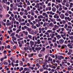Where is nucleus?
Masks as SVG:
<instances>
[{"label": "nucleus", "mask_w": 73, "mask_h": 73, "mask_svg": "<svg viewBox=\"0 0 73 73\" xmlns=\"http://www.w3.org/2000/svg\"><path fill=\"white\" fill-rule=\"evenodd\" d=\"M50 56H51L52 58H54L55 57V56H54V55L52 54H51L50 55Z\"/></svg>", "instance_id": "39"}, {"label": "nucleus", "mask_w": 73, "mask_h": 73, "mask_svg": "<svg viewBox=\"0 0 73 73\" xmlns=\"http://www.w3.org/2000/svg\"><path fill=\"white\" fill-rule=\"evenodd\" d=\"M58 59L59 60H61V56H59L58 57Z\"/></svg>", "instance_id": "30"}, {"label": "nucleus", "mask_w": 73, "mask_h": 73, "mask_svg": "<svg viewBox=\"0 0 73 73\" xmlns=\"http://www.w3.org/2000/svg\"><path fill=\"white\" fill-rule=\"evenodd\" d=\"M44 69H45V70H48V68H47L46 67H44Z\"/></svg>", "instance_id": "59"}, {"label": "nucleus", "mask_w": 73, "mask_h": 73, "mask_svg": "<svg viewBox=\"0 0 73 73\" xmlns=\"http://www.w3.org/2000/svg\"><path fill=\"white\" fill-rule=\"evenodd\" d=\"M34 17L33 16H31V20H34Z\"/></svg>", "instance_id": "36"}, {"label": "nucleus", "mask_w": 73, "mask_h": 73, "mask_svg": "<svg viewBox=\"0 0 73 73\" xmlns=\"http://www.w3.org/2000/svg\"><path fill=\"white\" fill-rule=\"evenodd\" d=\"M62 22L63 23V24H66V21L64 20H63L62 21Z\"/></svg>", "instance_id": "63"}, {"label": "nucleus", "mask_w": 73, "mask_h": 73, "mask_svg": "<svg viewBox=\"0 0 73 73\" xmlns=\"http://www.w3.org/2000/svg\"><path fill=\"white\" fill-rule=\"evenodd\" d=\"M45 35H47V37H50V35H49V33H45Z\"/></svg>", "instance_id": "16"}, {"label": "nucleus", "mask_w": 73, "mask_h": 73, "mask_svg": "<svg viewBox=\"0 0 73 73\" xmlns=\"http://www.w3.org/2000/svg\"><path fill=\"white\" fill-rule=\"evenodd\" d=\"M58 5L59 6L60 8H62V5H61L60 4H58Z\"/></svg>", "instance_id": "62"}, {"label": "nucleus", "mask_w": 73, "mask_h": 73, "mask_svg": "<svg viewBox=\"0 0 73 73\" xmlns=\"http://www.w3.org/2000/svg\"><path fill=\"white\" fill-rule=\"evenodd\" d=\"M60 31H61V28H60L58 30H56V32L58 33H59V32H60Z\"/></svg>", "instance_id": "35"}, {"label": "nucleus", "mask_w": 73, "mask_h": 73, "mask_svg": "<svg viewBox=\"0 0 73 73\" xmlns=\"http://www.w3.org/2000/svg\"><path fill=\"white\" fill-rule=\"evenodd\" d=\"M67 20H68V21H71V19H70V18L69 17H67Z\"/></svg>", "instance_id": "44"}, {"label": "nucleus", "mask_w": 73, "mask_h": 73, "mask_svg": "<svg viewBox=\"0 0 73 73\" xmlns=\"http://www.w3.org/2000/svg\"><path fill=\"white\" fill-rule=\"evenodd\" d=\"M65 15L66 16H69V14L67 13H66L65 14Z\"/></svg>", "instance_id": "48"}, {"label": "nucleus", "mask_w": 73, "mask_h": 73, "mask_svg": "<svg viewBox=\"0 0 73 73\" xmlns=\"http://www.w3.org/2000/svg\"><path fill=\"white\" fill-rule=\"evenodd\" d=\"M20 24L21 25H26V24L24 22L21 23Z\"/></svg>", "instance_id": "29"}, {"label": "nucleus", "mask_w": 73, "mask_h": 73, "mask_svg": "<svg viewBox=\"0 0 73 73\" xmlns=\"http://www.w3.org/2000/svg\"><path fill=\"white\" fill-rule=\"evenodd\" d=\"M47 32H48V33H50V32L52 33V30H49L47 31Z\"/></svg>", "instance_id": "34"}, {"label": "nucleus", "mask_w": 73, "mask_h": 73, "mask_svg": "<svg viewBox=\"0 0 73 73\" xmlns=\"http://www.w3.org/2000/svg\"><path fill=\"white\" fill-rule=\"evenodd\" d=\"M60 17L61 19H64L65 18V15H64V14H62L60 16Z\"/></svg>", "instance_id": "2"}, {"label": "nucleus", "mask_w": 73, "mask_h": 73, "mask_svg": "<svg viewBox=\"0 0 73 73\" xmlns=\"http://www.w3.org/2000/svg\"><path fill=\"white\" fill-rule=\"evenodd\" d=\"M27 29V31H28V32H31V31H32V29L31 28H29V27H28Z\"/></svg>", "instance_id": "22"}, {"label": "nucleus", "mask_w": 73, "mask_h": 73, "mask_svg": "<svg viewBox=\"0 0 73 73\" xmlns=\"http://www.w3.org/2000/svg\"><path fill=\"white\" fill-rule=\"evenodd\" d=\"M33 54H29V57H33Z\"/></svg>", "instance_id": "19"}, {"label": "nucleus", "mask_w": 73, "mask_h": 73, "mask_svg": "<svg viewBox=\"0 0 73 73\" xmlns=\"http://www.w3.org/2000/svg\"><path fill=\"white\" fill-rule=\"evenodd\" d=\"M20 14L21 16H23V12H21L20 13Z\"/></svg>", "instance_id": "51"}, {"label": "nucleus", "mask_w": 73, "mask_h": 73, "mask_svg": "<svg viewBox=\"0 0 73 73\" xmlns=\"http://www.w3.org/2000/svg\"><path fill=\"white\" fill-rule=\"evenodd\" d=\"M12 38L14 39V40H16V39H17V38H15L14 36H12Z\"/></svg>", "instance_id": "42"}, {"label": "nucleus", "mask_w": 73, "mask_h": 73, "mask_svg": "<svg viewBox=\"0 0 73 73\" xmlns=\"http://www.w3.org/2000/svg\"><path fill=\"white\" fill-rule=\"evenodd\" d=\"M56 12L57 13H59V15H60V14H61V12H60L59 10H57L56 11Z\"/></svg>", "instance_id": "25"}, {"label": "nucleus", "mask_w": 73, "mask_h": 73, "mask_svg": "<svg viewBox=\"0 0 73 73\" xmlns=\"http://www.w3.org/2000/svg\"><path fill=\"white\" fill-rule=\"evenodd\" d=\"M56 38H58L59 39L61 38V36L60 35H58L56 36Z\"/></svg>", "instance_id": "13"}, {"label": "nucleus", "mask_w": 73, "mask_h": 73, "mask_svg": "<svg viewBox=\"0 0 73 73\" xmlns=\"http://www.w3.org/2000/svg\"><path fill=\"white\" fill-rule=\"evenodd\" d=\"M30 44H31V48H32V46L34 45V42L32 40H31L30 41Z\"/></svg>", "instance_id": "4"}, {"label": "nucleus", "mask_w": 73, "mask_h": 73, "mask_svg": "<svg viewBox=\"0 0 73 73\" xmlns=\"http://www.w3.org/2000/svg\"><path fill=\"white\" fill-rule=\"evenodd\" d=\"M31 27L33 29H37V27L36 26H34V25H33L31 26Z\"/></svg>", "instance_id": "9"}, {"label": "nucleus", "mask_w": 73, "mask_h": 73, "mask_svg": "<svg viewBox=\"0 0 73 73\" xmlns=\"http://www.w3.org/2000/svg\"><path fill=\"white\" fill-rule=\"evenodd\" d=\"M2 25H4L5 26V27L6 26L5 23H4V22H2Z\"/></svg>", "instance_id": "54"}, {"label": "nucleus", "mask_w": 73, "mask_h": 73, "mask_svg": "<svg viewBox=\"0 0 73 73\" xmlns=\"http://www.w3.org/2000/svg\"><path fill=\"white\" fill-rule=\"evenodd\" d=\"M62 8H61V7H60L59 8L58 11H60H60H62Z\"/></svg>", "instance_id": "37"}, {"label": "nucleus", "mask_w": 73, "mask_h": 73, "mask_svg": "<svg viewBox=\"0 0 73 73\" xmlns=\"http://www.w3.org/2000/svg\"><path fill=\"white\" fill-rule=\"evenodd\" d=\"M72 66H70L68 67V70L69 71H70V70H71V69H72Z\"/></svg>", "instance_id": "7"}, {"label": "nucleus", "mask_w": 73, "mask_h": 73, "mask_svg": "<svg viewBox=\"0 0 73 73\" xmlns=\"http://www.w3.org/2000/svg\"><path fill=\"white\" fill-rule=\"evenodd\" d=\"M48 24H49V26L50 27H53L54 26V25L53 23H48Z\"/></svg>", "instance_id": "10"}, {"label": "nucleus", "mask_w": 73, "mask_h": 73, "mask_svg": "<svg viewBox=\"0 0 73 73\" xmlns=\"http://www.w3.org/2000/svg\"><path fill=\"white\" fill-rule=\"evenodd\" d=\"M64 42V40L62 39H61L59 40V42L60 44H63Z\"/></svg>", "instance_id": "3"}, {"label": "nucleus", "mask_w": 73, "mask_h": 73, "mask_svg": "<svg viewBox=\"0 0 73 73\" xmlns=\"http://www.w3.org/2000/svg\"><path fill=\"white\" fill-rule=\"evenodd\" d=\"M68 29H70V28H72V27L70 26H68Z\"/></svg>", "instance_id": "61"}, {"label": "nucleus", "mask_w": 73, "mask_h": 73, "mask_svg": "<svg viewBox=\"0 0 73 73\" xmlns=\"http://www.w3.org/2000/svg\"><path fill=\"white\" fill-rule=\"evenodd\" d=\"M41 49L42 48L41 47H36L35 49V50H37L38 51L39 50H41Z\"/></svg>", "instance_id": "5"}, {"label": "nucleus", "mask_w": 73, "mask_h": 73, "mask_svg": "<svg viewBox=\"0 0 73 73\" xmlns=\"http://www.w3.org/2000/svg\"><path fill=\"white\" fill-rule=\"evenodd\" d=\"M39 70L40 72H43V71H44V69L42 68H40L39 69Z\"/></svg>", "instance_id": "41"}, {"label": "nucleus", "mask_w": 73, "mask_h": 73, "mask_svg": "<svg viewBox=\"0 0 73 73\" xmlns=\"http://www.w3.org/2000/svg\"><path fill=\"white\" fill-rule=\"evenodd\" d=\"M24 49L25 51H27V50L28 49V48L27 47H25L24 48Z\"/></svg>", "instance_id": "26"}, {"label": "nucleus", "mask_w": 73, "mask_h": 73, "mask_svg": "<svg viewBox=\"0 0 73 73\" xmlns=\"http://www.w3.org/2000/svg\"><path fill=\"white\" fill-rule=\"evenodd\" d=\"M52 11L53 12H55L56 11V8L55 7H53L52 9Z\"/></svg>", "instance_id": "6"}, {"label": "nucleus", "mask_w": 73, "mask_h": 73, "mask_svg": "<svg viewBox=\"0 0 73 73\" xmlns=\"http://www.w3.org/2000/svg\"><path fill=\"white\" fill-rule=\"evenodd\" d=\"M55 7L56 8V9H58L59 8V6L58 5H56Z\"/></svg>", "instance_id": "43"}, {"label": "nucleus", "mask_w": 73, "mask_h": 73, "mask_svg": "<svg viewBox=\"0 0 73 73\" xmlns=\"http://www.w3.org/2000/svg\"><path fill=\"white\" fill-rule=\"evenodd\" d=\"M13 49H16V46H14L13 48Z\"/></svg>", "instance_id": "64"}, {"label": "nucleus", "mask_w": 73, "mask_h": 73, "mask_svg": "<svg viewBox=\"0 0 73 73\" xmlns=\"http://www.w3.org/2000/svg\"><path fill=\"white\" fill-rule=\"evenodd\" d=\"M20 64L19 65L21 66H23V61H19Z\"/></svg>", "instance_id": "11"}, {"label": "nucleus", "mask_w": 73, "mask_h": 73, "mask_svg": "<svg viewBox=\"0 0 73 73\" xmlns=\"http://www.w3.org/2000/svg\"><path fill=\"white\" fill-rule=\"evenodd\" d=\"M50 15H54L55 14V13H53L52 11L50 12Z\"/></svg>", "instance_id": "20"}, {"label": "nucleus", "mask_w": 73, "mask_h": 73, "mask_svg": "<svg viewBox=\"0 0 73 73\" xmlns=\"http://www.w3.org/2000/svg\"><path fill=\"white\" fill-rule=\"evenodd\" d=\"M48 61H52V59H51L50 58V57H49L48 58Z\"/></svg>", "instance_id": "18"}, {"label": "nucleus", "mask_w": 73, "mask_h": 73, "mask_svg": "<svg viewBox=\"0 0 73 73\" xmlns=\"http://www.w3.org/2000/svg\"><path fill=\"white\" fill-rule=\"evenodd\" d=\"M29 69H31V70H34V67H31V66H29Z\"/></svg>", "instance_id": "27"}, {"label": "nucleus", "mask_w": 73, "mask_h": 73, "mask_svg": "<svg viewBox=\"0 0 73 73\" xmlns=\"http://www.w3.org/2000/svg\"><path fill=\"white\" fill-rule=\"evenodd\" d=\"M27 10H28V11H29V10H31V9H30V7H29V6H27Z\"/></svg>", "instance_id": "53"}, {"label": "nucleus", "mask_w": 73, "mask_h": 73, "mask_svg": "<svg viewBox=\"0 0 73 73\" xmlns=\"http://www.w3.org/2000/svg\"><path fill=\"white\" fill-rule=\"evenodd\" d=\"M15 36L16 37H17V38H20V37H21V36L20 35V36L19 35V34H16L15 35Z\"/></svg>", "instance_id": "15"}, {"label": "nucleus", "mask_w": 73, "mask_h": 73, "mask_svg": "<svg viewBox=\"0 0 73 73\" xmlns=\"http://www.w3.org/2000/svg\"><path fill=\"white\" fill-rule=\"evenodd\" d=\"M62 0H56V1L58 2L59 3H61V1H62Z\"/></svg>", "instance_id": "17"}, {"label": "nucleus", "mask_w": 73, "mask_h": 73, "mask_svg": "<svg viewBox=\"0 0 73 73\" xmlns=\"http://www.w3.org/2000/svg\"><path fill=\"white\" fill-rule=\"evenodd\" d=\"M27 70H28L29 72H31V70L28 68H25L24 69V70H25V71H27Z\"/></svg>", "instance_id": "8"}, {"label": "nucleus", "mask_w": 73, "mask_h": 73, "mask_svg": "<svg viewBox=\"0 0 73 73\" xmlns=\"http://www.w3.org/2000/svg\"><path fill=\"white\" fill-rule=\"evenodd\" d=\"M67 27H68V25L66 24L65 25V26L64 27V28H65V29H66Z\"/></svg>", "instance_id": "45"}, {"label": "nucleus", "mask_w": 73, "mask_h": 73, "mask_svg": "<svg viewBox=\"0 0 73 73\" xmlns=\"http://www.w3.org/2000/svg\"><path fill=\"white\" fill-rule=\"evenodd\" d=\"M55 35V34H52V36H51V38H54V36Z\"/></svg>", "instance_id": "49"}, {"label": "nucleus", "mask_w": 73, "mask_h": 73, "mask_svg": "<svg viewBox=\"0 0 73 73\" xmlns=\"http://www.w3.org/2000/svg\"><path fill=\"white\" fill-rule=\"evenodd\" d=\"M68 24L69 25H70V26H71L72 25V23L70 22H68Z\"/></svg>", "instance_id": "57"}, {"label": "nucleus", "mask_w": 73, "mask_h": 73, "mask_svg": "<svg viewBox=\"0 0 73 73\" xmlns=\"http://www.w3.org/2000/svg\"><path fill=\"white\" fill-rule=\"evenodd\" d=\"M47 63H46V62H44V65H42V67L43 68H44L45 66V65H46V64H47Z\"/></svg>", "instance_id": "24"}, {"label": "nucleus", "mask_w": 73, "mask_h": 73, "mask_svg": "<svg viewBox=\"0 0 73 73\" xmlns=\"http://www.w3.org/2000/svg\"><path fill=\"white\" fill-rule=\"evenodd\" d=\"M37 61H39L40 64H42L43 63V59L42 58H39L37 60Z\"/></svg>", "instance_id": "1"}, {"label": "nucleus", "mask_w": 73, "mask_h": 73, "mask_svg": "<svg viewBox=\"0 0 73 73\" xmlns=\"http://www.w3.org/2000/svg\"><path fill=\"white\" fill-rule=\"evenodd\" d=\"M18 43L19 44V47H21L22 46V45H23L22 44V43H21L20 42H18Z\"/></svg>", "instance_id": "21"}, {"label": "nucleus", "mask_w": 73, "mask_h": 73, "mask_svg": "<svg viewBox=\"0 0 73 73\" xmlns=\"http://www.w3.org/2000/svg\"><path fill=\"white\" fill-rule=\"evenodd\" d=\"M71 44H72V43H70L69 44H68L67 45L68 46V47H70V46L72 45Z\"/></svg>", "instance_id": "31"}, {"label": "nucleus", "mask_w": 73, "mask_h": 73, "mask_svg": "<svg viewBox=\"0 0 73 73\" xmlns=\"http://www.w3.org/2000/svg\"><path fill=\"white\" fill-rule=\"evenodd\" d=\"M56 21H61V19L60 18H58L56 19Z\"/></svg>", "instance_id": "28"}, {"label": "nucleus", "mask_w": 73, "mask_h": 73, "mask_svg": "<svg viewBox=\"0 0 73 73\" xmlns=\"http://www.w3.org/2000/svg\"><path fill=\"white\" fill-rule=\"evenodd\" d=\"M23 40V38H20L19 39H17L18 41H20V40Z\"/></svg>", "instance_id": "46"}, {"label": "nucleus", "mask_w": 73, "mask_h": 73, "mask_svg": "<svg viewBox=\"0 0 73 73\" xmlns=\"http://www.w3.org/2000/svg\"><path fill=\"white\" fill-rule=\"evenodd\" d=\"M54 27L55 28H59L58 26H57V25H55Z\"/></svg>", "instance_id": "33"}, {"label": "nucleus", "mask_w": 73, "mask_h": 73, "mask_svg": "<svg viewBox=\"0 0 73 73\" xmlns=\"http://www.w3.org/2000/svg\"><path fill=\"white\" fill-rule=\"evenodd\" d=\"M66 6V7H69V5L68 3H66L65 4Z\"/></svg>", "instance_id": "40"}, {"label": "nucleus", "mask_w": 73, "mask_h": 73, "mask_svg": "<svg viewBox=\"0 0 73 73\" xmlns=\"http://www.w3.org/2000/svg\"><path fill=\"white\" fill-rule=\"evenodd\" d=\"M31 15H32V16H34V15H35V13H33V11H32V10H31Z\"/></svg>", "instance_id": "23"}, {"label": "nucleus", "mask_w": 73, "mask_h": 73, "mask_svg": "<svg viewBox=\"0 0 73 73\" xmlns=\"http://www.w3.org/2000/svg\"><path fill=\"white\" fill-rule=\"evenodd\" d=\"M31 33L32 35H34V33H35V32H34V31L33 30H32L31 31Z\"/></svg>", "instance_id": "50"}, {"label": "nucleus", "mask_w": 73, "mask_h": 73, "mask_svg": "<svg viewBox=\"0 0 73 73\" xmlns=\"http://www.w3.org/2000/svg\"><path fill=\"white\" fill-rule=\"evenodd\" d=\"M28 33L27 31H26L25 33V35L26 36H28Z\"/></svg>", "instance_id": "60"}, {"label": "nucleus", "mask_w": 73, "mask_h": 73, "mask_svg": "<svg viewBox=\"0 0 73 73\" xmlns=\"http://www.w3.org/2000/svg\"><path fill=\"white\" fill-rule=\"evenodd\" d=\"M21 26L20 25L19 27V29L18 30H17L19 32H20L21 31Z\"/></svg>", "instance_id": "12"}, {"label": "nucleus", "mask_w": 73, "mask_h": 73, "mask_svg": "<svg viewBox=\"0 0 73 73\" xmlns=\"http://www.w3.org/2000/svg\"><path fill=\"white\" fill-rule=\"evenodd\" d=\"M48 10H49V11H50V10H51V9H52V8L51 7H48Z\"/></svg>", "instance_id": "58"}, {"label": "nucleus", "mask_w": 73, "mask_h": 73, "mask_svg": "<svg viewBox=\"0 0 73 73\" xmlns=\"http://www.w3.org/2000/svg\"><path fill=\"white\" fill-rule=\"evenodd\" d=\"M28 37H29V38H30V39H31V40L32 39V36L31 35H28Z\"/></svg>", "instance_id": "14"}, {"label": "nucleus", "mask_w": 73, "mask_h": 73, "mask_svg": "<svg viewBox=\"0 0 73 73\" xmlns=\"http://www.w3.org/2000/svg\"><path fill=\"white\" fill-rule=\"evenodd\" d=\"M30 4H31L30 3L29 1H28L27 3V5H29Z\"/></svg>", "instance_id": "56"}, {"label": "nucleus", "mask_w": 73, "mask_h": 73, "mask_svg": "<svg viewBox=\"0 0 73 73\" xmlns=\"http://www.w3.org/2000/svg\"><path fill=\"white\" fill-rule=\"evenodd\" d=\"M15 35V33H11L10 36H13H13H14Z\"/></svg>", "instance_id": "32"}, {"label": "nucleus", "mask_w": 73, "mask_h": 73, "mask_svg": "<svg viewBox=\"0 0 73 73\" xmlns=\"http://www.w3.org/2000/svg\"><path fill=\"white\" fill-rule=\"evenodd\" d=\"M13 9H14V10H17V7H16V6H14L13 7Z\"/></svg>", "instance_id": "38"}, {"label": "nucleus", "mask_w": 73, "mask_h": 73, "mask_svg": "<svg viewBox=\"0 0 73 73\" xmlns=\"http://www.w3.org/2000/svg\"><path fill=\"white\" fill-rule=\"evenodd\" d=\"M38 56L39 57H42V55L41 54H39Z\"/></svg>", "instance_id": "47"}, {"label": "nucleus", "mask_w": 73, "mask_h": 73, "mask_svg": "<svg viewBox=\"0 0 73 73\" xmlns=\"http://www.w3.org/2000/svg\"><path fill=\"white\" fill-rule=\"evenodd\" d=\"M21 34V37H23V36H24V34H23V33H20V34Z\"/></svg>", "instance_id": "52"}, {"label": "nucleus", "mask_w": 73, "mask_h": 73, "mask_svg": "<svg viewBox=\"0 0 73 73\" xmlns=\"http://www.w3.org/2000/svg\"><path fill=\"white\" fill-rule=\"evenodd\" d=\"M11 25V23H9L7 24V25L8 26H10Z\"/></svg>", "instance_id": "55"}]
</instances>
